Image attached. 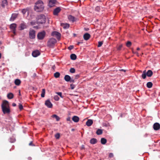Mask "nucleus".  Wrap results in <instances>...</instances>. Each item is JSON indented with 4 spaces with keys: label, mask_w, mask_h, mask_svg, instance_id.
<instances>
[{
    "label": "nucleus",
    "mask_w": 160,
    "mask_h": 160,
    "mask_svg": "<svg viewBox=\"0 0 160 160\" xmlns=\"http://www.w3.org/2000/svg\"><path fill=\"white\" fill-rule=\"evenodd\" d=\"M98 1H100L99 0H98Z\"/></svg>",
    "instance_id": "obj_62"
},
{
    "label": "nucleus",
    "mask_w": 160,
    "mask_h": 160,
    "mask_svg": "<svg viewBox=\"0 0 160 160\" xmlns=\"http://www.w3.org/2000/svg\"><path fill=\"white\" fill-rule=\"evenodd\" d=\"M44 9L43 3L42 1L39 0L35 3L34 7L35 10L37 12H41Z\"/></svg>",
    "instance_id": "obj_2"
},
{
    "label": "nucleus",
    "mask_w": 160,
    "mask_h": 160,
    "mask_svg": "<svg viewBox=\"0 0 160 160\" xmlns=\"http://www.w3.org/2000/svg\"><path fill=\"white\" fill-rule=\"evenodd\" d=\"M126 45L128 47H130L132 45V42L129 41H128L126 43Z\"/></svg>",
    "instance_id": "obj_35"
},
{
    "label": "nucleus",
    "mask_w": 160,
    "mask_h": 160,
    "mask_svg": "<svg viewBox=\"0 0 160 160\" xmlns=\"http://www.w3.org/2000/svg\"><path fill=\"white\" fill-rule=\"evenodd\" d=\"M54 99L55 100H56V101H58V100H59V97L58 96L55 95L54 97Z\"/></svg>",
    "instance_id": "obj_37"
},
{
    "label": "nucleus",
    "mask_w": 160,
    "mask_h": 160,
    "mask_svg": "<svg viewBox=\"0 0 160 160\" xmlns=\"http://www.w3.org/2000/svg\"><path fill=\"white\" fill-rule=\"evenodd\" d=\"M75 72V70L73 68H72L70 70V72L71 73H74Z\"/></svg>",
    "instance_id": "obj_36"
},
{
    "label": "nucleus",
    "mask_w": 160,
    "mask_h": 160,
    "mask_svg": "<svg viewBox=\"0 0 160 160\" xmlns=\"http://www.w3.org/2000/svg\"><path fill=\"white\" fill-rule=\"evenodd\" d=\"M61 25L65 29L68 28L69 27V24L68 23H62Z\"/></svg>",
    "instance_id": "obj_23"
},
{
    "label": "nucleus",
    "mask_w": 160,
    "mask_h": 160,
    "mask_svg": "<svg viewBox=\"0 0 160 160\" xmlns=\"http://www.w3.org/2000/svg\"><path fill=\"white\" fill-rule=\"evenodd\" d=\"M1 54L0 53V59L1 58Z\"/></svg>",
    "instance_id": "obj_59"
},
{
    "label": "nucleus",
    "mask_w": 160,
    "mask_h": 160,
    "mask_svg": "<svg viewBox=\"0 0 160 160\" xmlns=\"http://www.w3.org/2000/svg\"><path fill=\"white\" fill-rule=\"evenodd\" d=\"M15 83L17 85H19L21 83V81L19 79H16L15 81Z\"/></svg>",
    "instance_id": "obj_29"
},
{
    "label": "nucleus",
    "mask_w": 160,
    "mask_h": 160,
    "mask_svg": "<svg viewBox=\"0 0 160 160\" xmlns=\"http://www.w3.org/2000/svg\"><path fill=\"white\" fill-rule=\"evenodd\" d=\"M26 26L25 24L23 22L21 23L19 27V29L22 30L26 28Z\"/></svg>",
    "instance_id": "obj_16"
},
{
    "label": "nucleus",
    "mask_w": 160,
    "mask_h": 160,
    "mask_svg": "<svg viewBox=\"0 0 160 160\" xmlns=\"http://www.w3.org/2000/svg\"><path fill=\"white\" fill-rule=\"evenodd\" d=\"M45 105L48 108H52V104L49 100H47L45 101Z\"/></svg>",
    "instance_id": "obj_11"
},
{
    "label": "nucleus",
    "mask_w": 160,
    "mask_h": 160,
    "mask_svg": "<svg viewBox=\"0 0 160 160\" xmlns=\"http://www.w3.org/2000/svg\"><path fill=\"white\" fill-rule=\"evenodd\" d=\"M55 137L57 139L59 138H60V134L58 133L56 134L55 135Z\"/></svg>",
    "instance_id": "obj_44"
},
{
    "label": "nucleus",
    "mask_w": 160,
    "mask_h": 160,
    "mask_svg": "<svg viewBox=\"0 0 160 160\" xmlns=\"http://www.w3.org/2000/svg\"><path fill=\"white\" fill-rule=\"evenodd\" d=\"M132 52L133 53L136 54L138 57L140 55L137 52L132 50Z\"/></svg>",
    "instance_id": "obj_42"
},
{
    "label": "nucleus",
    "mask_w": 160,
    "mask_h": 160,
    "mask_svg": "<svg viewBox=\"0 0 160 160\" xmlns=\"http://www.w3.org/2000/svg\"><path fill=\"white\" fill-rule=\"evenodd\" d=\"M100 7L98 6L96 8V10L98 11H99V10H100Z\"/></svg>",
    "instance_id": "obj_50"
},
{
    "label": "nucleus",
    "mask_w": 160,
    "mask_h": 160,
    "mask_svg": "<svg viewBox=\"0 0 160 160\" xmlns=\"http://www.w3.org/2000/svg\"><path fill=\"white\" fill-rule=\"evenodd\" d=\"M46 32L44 31L39 32L37 35L38 38V39L42 40L44 38Z\"/></svg>",
    "instance_id": "obj_5"
},
{
    "label": "nucleus",
    "mask_w": 160,
    "mask_h": 160,
    "mask_svg": "<svg viewBox=\"0 0 160 160\" xmlns=\"http://www.w3.org/2000/svg\"><path fill=\"white\" fill-rule=\"evenodd\" d=\"M109 156L110 158H112L113 157V154L112 153H110L109 154Z\"/></svg>",
    "instance_id": "obj_47"
},
{
    "label": "nucleus",
    "mask_w": 160,
    "mask_h": 160,
    "mask_svg": "<svg viewBox=\"0 0 160 160\" xmlns=\"http://www.w3.org/2000/svg\"><path fill=\"white\" fill-rule=\"evenodd\" d=\"M69 82H73H73H74V80L73 79H71V78L70 80V81H69Z\"/></svg>",
    "instance_id": "obj_49"
},
{
    "label": "nucleus",
    "mask_w": 160,
    "mask_h": 160,
    "mask_svg": "<svg viewBox=\"0 0 160 160\" xmlns=\"http://www.w3.org/2000/svg\"><path fill=\"white\" fill-rule=\"evenodd\" d=\"M96 134L97 135H99L102 134V130L101 129H98L96 132Z\"/></svg>",
    "instance_id": "obj_32"
},
{
    "label": "nucleus",
    "mask_w": 160,
    "mask_h": 160,
    "mask_svg": "<svg viewBox=\"0 0 160 160\" xmlns=\"http://www.w3.org/2000/svg\"><path fill=\"white\" fill-rule=\"evenodd\" d=\"M15 141V139L14 138H10L9 139V141L11 142H13Z\"/></svg>",
    "instance_id": "obj_38"
},
{
    "label": "nucleus",
    "mask_w": 160,
    "mask_h": 160,
    "mask_svg": "<svg viewBox=\"0 0 160 160\" xmlns=\"http://www.w3.org/2000/svg\"><path fill=\"white\" fill-rule=\"evenodd\" d=\"M28 159L29 160H31V157H29V158H28Z\"/></svg>",
    "instance_id": "obj_58"
},
{
    "label": "nucleus",
    "mask_w": 160,
    "mask_h": 160,
    "mask_svg": "<svg viewBox=\"0 0 160 160\" xmlns=\"http://www.w3.org/2000/svg\"><path fill=\"white\" fill-rule=\"evenodd\" d=\"M146 72L145 70L144 71L142 75V77L143 79H145L147 76Z\"/></svg>",
    "instance_id": "obj_30"
},
{
    "label": "nucleus",
    "mask_w": 160,
    "mask_h": 160,
    "mask_svg": "<svg viewBox=\"0 0 160 160\" xmlns=\"http://www.w3.org/2000/svg\"><path fill=\"white\" fill-rule=\"evenodd\" d=\"M71 88L72 89H73L74 88V85L73 84H71L70 85Z\"/></svg>",
    "instance_id": "obj_48"
},
{
    "label": "nucleus",
    "mask_w": 160,
    "mask_h": 160,
    "mask_svg": "<svg viewBox=\"0 0 160 160\" xmlns=\"http://www.w3.org/2000/svg\"><path fill=\"white\" fill-rule=\"evenodd\" d=\"M90 35L89 34L86 33L83 35V38L85 40H88L90 37Z\"/></svg>",
    "instance_id": "obj_15"
},
{
    "label": "nucleus",
    "mask_w": 160,
    "mask_h": 160,
    "mask_svg": "<svg viewBox=\"0 0 160 160\" xmlns=\"http://www.w3.org/2000/svg\"><path fill=\"white\" fill-rule=\"evenodd\" d=\"M60 75V74L59 72H55L54 74V76L56 78H58L59 77Z\"/></svg>",
    "instance_id": "obj_34"
},
{
    "label": "nucleus",
    "mask_w": 160,
    "mask_h": 160,
    "mask_svg": "<svg viewBox=\"0 0 160 160\" xmlns=\"http://www.w3.org/2000/svg\"><path fill=\"white\" fill-rule=\"evenodd\" d=\"M64 79L66 82H69L70 80L71 77L68 75H66L64 76Z\"/></svg>",
    "instance_id": "obj_22"
},
{
    "label": "nucleus",
    "mask_w": 160,
    "mask_h": 160,
    "mask_svg": "<svg viewBox=\"0 0 160 160\" xmlns=\"http://www.w3.org/2000/svg\"><path fill=\"white\" fill-rule=\"evenodd\" d=\"M27 12H28V11L25 9H23L22 11V13L23 15L25 14Z\"/></svg>",
    "instance_id": "obj_41"
},
{
    "label": "nucleus",
    "mask_w": 160,
    "mask_h": 160,
    "mask_svg": "<svg viewBox=\"0 0 160 160\" xmlns=\"http://www.w3.org/2000/svg\"><path fill=\"white\" fill-rule=\"evenodd\" d=\"M122 45H119L118 47H117V50H120L122 48Z\"/></svg>",
    "instance_id": "obj_45"
},
{
    "label": "nucleus",
    "mask_w": 160,
    "mask_h": 160,
    "mask_svg": "<svg viewBox=\"0 0 160 160\" xmlns=\"http://www.w3.org/2000/svg\"><path fill=\"white\" fill-rule=\"evenodd\" d=\"M84 146L83 145H82V146L81 149H84Z\"/></svg>",
    "instance_id": "obj_54"
},
{
    "label": "nucleus",
    "mask_w": 160,
    "mask_h": 160,
    "mask_svg": "<svg viewBox=\"0 0 160 160\" xmlns=\"http://www.w3.org/2000/svg\"><path fill=\"white\" fill-rule=\"evenodd\" d=\"M61 11V9L59 7H58L54 9L53 11V14L54 15H58V13Z\"/></svg>",
    "instance_id": "obj_8"
},
{
    "label": "nucleus",
    "mask_w": 160,
    "mask_h": 160,
    "mask_svg": "<svg viewBox=\"0 0 160 160\" xmlns=\"http://www.w3.org/2000/svg\"><path fill=\"white\" fill-rule=\"evenodd\" d=\"M31 24H32V25H33V22H31Z\"/></svg>",
    "instance_id": "obj_60"
},
{
    "label": "nucleus",
    "mask_w": 160,
    "mask_h": 160,
    "mask_svg": "<svg viewBox=\"0 0 160 160\" xmlns=\"http://www.w3.org/2000/svg\"><path fill=\"white\" fill-rule=\"evenodd\" d=\"M82 43V42H77V44L78 45H79V44H80V43Z\"/></svg>",
    "instance_id": "obj_51"
},
{
    "label": "nucleus",
    "mask_w": 160,
    "mask_h": 160,
    "mask_svg": "<svg viewBox=\"0 0 160 160\" xmlns=\"http://www.w3.org/2000/svg\"><path fill=\"white\" fill-rule=\"evenodd\" d=\"M57 42V40L53 38L49 39L48 42V45L50 47H53L55 44Z\"/></svg>",
    "instance_id": "obj_4"
},
{
    "label": "nucleus",
    "mask_w": 160,
    "mask_h": 160,
    "mask_svg": "<svg viewBox=\"0 0 160 160\" xmlns=\"http://www.w3.org/2000/svg\"><path fill=\"white\" fill-rule=\"evenodd\" d=\"M71 59L73 60H75L76 59L77 56L74 54H72L70 55Z\"/></svg>",
    "instance_id": "obj_27"
},
{
    "label": "nucleus",
    "mask_w": 160,
    "mask_h": 160,
    "mask_svg": "<svg viewBox=\"0 0 160 160\" xmlns=\"http://www.w3.org/2000/svg\"><path fill=\"white\" fill-rule=\"evenodd\" d=\"M52 35L53 36H56L57 38H60L61 34L60 33L54 31L52 32Z\"/></svg>",
    "instance_id": "obj_14"
},
{
    "label": "nucleus",
    "mask_w": 160,
    "mask_h": 160,
    "mask_svg": "<svg viewBox=\"0 0 160 160\" xmlns=\"http://www.w3.org/2000/svg\"><path fill=\"white\" fill-rule=\"evenodd\" d=\"M52 117L53 118H55L56 119L57 121H58L60 120V118L56 115H52Z\"/></svg>",
    "instance_id": "obj_28"
},
{
    "label": "nucleus",
    "mask_w": 160,
    "mask_h": 160,
    "mask_svg": "<svg viewBox=\"0 0 160 160\" xmlns=\"http://www.w3.org/2000/svg\"><path fill=\"white\" fill-rule=\"evenodd\" d=\"M73 48V46H72V45L70 46L68 48V49H69V50H71Z\"/></svg>",
    "instance_id": "obj_46"
},
{
    "label": "nucleus",
    "mask_w": 160,
    "mask_h": 160,
    "mask_svg": "<svg viewBox=\"0 0 160 160\" xmlns=\"http://www.w3.org/2000/svg\"><path fill=\"white\" fill-rule=\"evenodd\" d=\"M2 108L3 113L5 114L9 113L10 112L9 103L8 101L4 100L3 101Z\"/></svg>",
    "instance_id": "obj_1"
},
{
    "label": "nucleus",
    "mask_w": 160,
    "mask_h": 160,
    "mask_svg": "<svg viewBox=\"0 0 160 160\" xmlns=\"http://www.w3.org/2000/svg\"><path fill=\"white\" fill-rule=\"evenodd\" d=\"M17 17V14L15 13H13L10 19V21H13Z\"/></svg>",
    "instance_id": "obj_19"
},
{
    "label": "nucleus",
    "mask_w": 160,
    "mask_h": 160,
    "mask_svg": "<svg viewBox=\"0 0 160 160\" xmlns=\"http://www.w3.org/2000/svg\"><path fill=\"white\" fill-rule=\"evenodd\" d=\"M67 120L68 121H70V117H68L67 118Z\"/></svg>",
    "instance_id": "obj_52"
},
{
    "label": "nucleus",
    "mask_w": 160,
    "mask_h": 160,
    "mask_svg": "<svg viewBox=\"0 0 160 160\" xmlns=\"http://www.w3.org/2000/svg\"><path fill=\"white\" fill-rule=\"evenodd\" d=\"M107 140L104 138H102L101 139V143L102 144H105L107 142Z\"/></svg>",
    "instance_id": "obj_26"
},
{
    "label": "nucleus",
    "mask_w": 160,
    "mask_h": 160,
    "mask_svg": "<svg viewBox=\"0 0 160 160\" xmlns=\"http://www.w3.org/2000/svg\"><path fill=\"white\" fill-rule=\"evenodd\" d=\"M18 107L20 110H22L23 108V106L21 103H19Z\"/></svg>",
    "instance_id": "obj_40"
},
{
    "label": "nucleus",
    "mask_w": 160,
    "mask_h": 160,
    "mask_svg": "<svg viewBox=\"0 0 160 160\" xmlns=\"http://www.w3.org/2000/svg\"><path fill=\"white\" fill-rule=\"evenodd\" d=\"M56 2V0H50L48 3V6L50 7H52L54 6Z\"/></svg>",
    "instance_id": "obj_12"
},
{
    "label": "nucleus",
    "mask_w": 160,
    "mask_h": 160,
    "mask_svg": "<svg viewBox=\"0 0 160 160\" xmlns=\"http://www.w3.org/2000/svg\"><path fill=\"white\" fill-rule=\"evenodd\" d=\"M40 53L38 50H36L33 51L32 53V56L34 57H36L39 55Z\"/></svg>",
    "instance_id": "obj_10"
},
{
    "label": "nucleus",
    "mask_w": 160,
    "mask_h": 160,
    "mask_svg": "<svg viewBox=\"0 0 160 160\" xmlns=\"http://www.w3.org/2000/svg\"><path fill=\"white\" fill-rule=\"evenodd\" d=\"M120 71H124V72H125V70H124V69H121L120 70Z\"/></svg>",
    "instance_id": "obj_56"
},
{
    "label": "nucleus",
    "mask_w": 160,
    "mask_h": 160,
    "mask_svg": "<svg viewBox=\"0 0 160 160\" xmlns=\"http://www.w3.org/2000/svg\"><path fill=\"white\" fill-rule=\"evenodd\" d=\"M153 73L152 71L151 70H149L146 72L147 76L148 77H151Z\"/></svg>",
    "instance_id": "obj_24"
},
{
    "label": "nucleus",
    "mask_w": 160,
    "mask_h": 160,
    "mask_svg": "<svg viewBox=\"0 0 160 160\" xmlns=\"http://www.w3.org/2000/svg\"><path fill=\"white\" fill-rule=\"evenodd\" d=\"M97 142V140L95 138H92L90 140V143L92 144L96 143Z\"/></svg>",
    "instance_id": "obj_21"
},
{
    "label": "nucleus",
    "mask_w": 160,
    "mask_h": 160,
    "mask_svg": "<svg viewBox=\"0 0 160 160\" xmlns=\"http://www.w3.org/2000/svg\"><path fill=\"white\" fill-rule=\"evenodd\" d=\"M72 119L74 122H77L79 121V118L78 117L74 116L72 117Z\"/></svg>",
    "instance_id": "obj_18"
},
{
    "label": "nucleus",
    "mask_w": 160,
    "mask_h": 160,
    "mask_svg": "<svg viewBox=\"0 0 160 160\" xmlns=\"http://www.w3.org/2000/svg\"><path fill=\"white\" fill-rule=\"evenodd\" d=\"M140 48H139V47H138V48H137V50H138H138H140Z\"/></svg>",
    "instance_id": "obj_55"
},
{
    "label": "nucleus",
    "mask_w": 160,
    "mask_h": 160,
    "mask_svg": "<svg viewBox=\"0 0 160 160\" xmlns=\"http://www.w3.org/2000/svg\"><path fill=\"white\" fill-rule=\"evenodd\" d=\"M35 31L34 30L30 29L29 32V36L31 39H34L35 37Z\"/></svg>",
    "instance_id": "obj_6"
},
{
    "label": "nucleus",
    "mask_w": 160,
    "mask_h": 160,
    "mask_svg": "<svg viewBox=\"0 0 160 160\" xmlns=\"http://www.w3.org/2000/svg\"><path fill=\"white\" fill-rule=\"evenodd\" d=\"M56 94L59 96L61 98H63V97L62 95V93L61 92H57Z\"/></svg>",
    "instance_id": "obj_43"
},
{
    "label": "nucleus",
    "mask_w": 160,
    "mask_h": 160,
    "mask_svg": "<svg viewBox=\"0 0 160 160\" xmlns=\"http://www.w3.org/2000/svg\"><path fill=\"white\" fill-rule=\"evenodd\" d=\"M17 25L15 23H13L11 24L10 26V28L12 30V32L15 35L16 34V28Z\"/></svg>",
    "instance_id": "obj_7"
},
{
    "label": "nucleus",
    "mask_w": 160,
    "mask_h": 160,
    "mask_svg": "<svg viewBox=\"0 0 160 160\" xmlns=\"http://www.w3.org/2000/svg\"><path fill=\"white\" fill-rule=\"evenodd\" d=\"M68 18L70 21L72 22H74L77 20L76 18L71 15H69L68 16Z\"/></svg>",
    "instance_id": "obj_9"
},
{
    "label": "nucleus",
    "mask_w": 160,
    "mask_h": 160,
    "mask_svg": "<svg viewBox=\"0 0 160 160\" xmlns=\"http://www.w3.org/2000/svg\"><path fill=\"white\" fill-rule=\"evenodd\" d=\"M93 121L91 119H88L86 122V125L88 127H90L92 125L93 123Z\"/></svg>",
    "instance_id": "obj_17"
},
{
    "label": "nucleus",
    "mask_w": 160,
    "mask_h": 160,
    "mask_svg": "<svg viewBox=\"0 0 160 160\" xmlns=\"http://www.w3.org/2000/svg\"><path fill=\"white\" fill-rule=\"evenodd\" d=\"M12 106L13 107H15V106H16V104L14 103H13L12 104Z\"/></svg>",
    "instance_id": "obj_53"
},
{
    "label": "nucleus",
    "mask_w": 160,
    "mask_h": 160,
    "mask_svg": "<svg viewBox=\"0 0 160 160\" xmlns=\"http://www.w3.org/2000/svg\"><path fill=\"white\" fill-rule=\"evenodd\" d=\"M32 145V142H30L29 143V145Z\"/></svg>",
    "instance_id": "obj_57"
},
{
    "label": "nucleus",
    "mask_w": 160,
    "mask_h": 160,
    "mask_svg": "<svg viewBox=\"0 0 160 160\" xmlns=\"http://www.w3.org/2000/svg\"><path fill=\"white\" fill-rule=\"evenodd\" d=\"M142 55H143V53L142 52Z\"/></svg>",
    "instance_id": "obj_61"
},
{
    "label": "nucleus",
    "mask_w": 160,
    "mask_h": 160,
    "mask_svg": "<svg viewBox=\"0 0 160 160\" xmlns=\"http://www.w3.org/2000/svg\"><path fill=\"white\" fill-rule=\"evenodd\" d=\"M13 96V94L12 93H9L7 95V97L9 99H12Z\"/></svg>",
    "instance_id": "obj_25"
},
{
    "label": "nucleus",
    "mask_w": 160,
    "mask_h": 160,
    "mask_svg": "<svg viewBox=\"0 0 160 160\" xmlns=\"http://www.w3.org/2000/svg\"><path fill=\"white\" fill-rule=\"evenodd\" d=\"M7 5V0H3L1 4L3 8L5 7Z\"/></svg>",
    "instance_id": "obj_20"
},
{
    "label": "nucleus",
    "mask_w": 160,
    "mask_h": 160,
    "mask_svg": "<svg viewBox=\"0 0 160 160\" xmlns=\"http://www.w3.org/2000/svg\"><path fill=\"white\" fill-rule=\"evenodd\" d=\"M46 17L42 14L38 16L37 18V22L38 23H44L46 21Z\"/></svg>",
    "instance_id": "obj_3"
},
{
    "label": "nucleus",
    "mask_w": 160,
    "mask_h": 160,
    "mask_svg": "<svg viewBox=\"0 0 160 160\" xmlns=\"http://www.w3.org/2000/svg\"><path fill=\"white\" fill-rule=\"evenodd\" d=\"M152 83L151 82H148L147 84V86L148 88H151L152 87Z\"/></svg>",
    "instance_id": "obj_31"
},
{
    "label": "nucleus",
    "mask_w": 160,
    "mask_h": 160,
    "mask_svg": "<svg viewBox=\"0 0 160 160\" xmlns=\"http://www.w3.org/2000/svg\"><path fill=\"white\" fill-rule=\"evenodd\" d=\"M153 127L154 129L155 130H158L160 128V125L157 122L155 123Z\"/></svg>",
    "instance_id": "obj_13"
},
{
    "label": "nucleus",
    "mask_w": 160,
    "mask_h": 160,
    "mask_svg": "<svg viewBox=\"0 0 160 160\" xmlns=\"http://www.w3.org/2000/svg\"><path fill=\"white\" fill-rule=\"evenodd\" d=\"M103 44V42L102 41H99L98 42V47H100L102 46V44Z\"/></svg>",
    "instance_id": "obj_39"
},
{
    "label": "nucleus",
    "mask_w": 160,
    "mask_h": 160,
    "mask_svg": "<svg viewBox=\"0 0 160 160\" xmlns=\"http://www.w3.org/2000/svg\"><path fill=\"white\" fill-rule=\"evenodd\" d=\"M45 93V90L44 89H43L42 90V93L41 94V96L42 97H44Z\"/></svg>",
    "instance_id": "obj_33"
}]
</instances>
